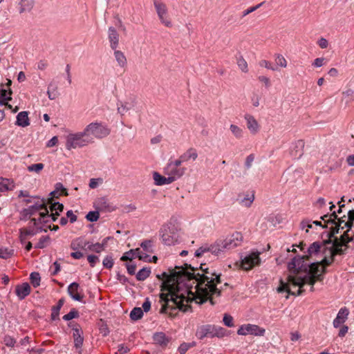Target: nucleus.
Returning <instances> with one entry per match:
<instances>
[{
	"label": "nucleus",
	"mask_w": 354,
	"mask_h": 354,
	"mask_svg": "<svg viewBox=\"0 0 354 354\" xmlns=\"http://www.w3.org/2000/svg\"><path fill=\"white\" fill-rule=\"evenodd\" d=\"M244 118L246 120V126L250 132L253 135L257 134L260 130V125L257 120L250 114H245Z\"/></svg>",
	"instance_id": "18"
},
{
	"label": "nucleus",
	"mask_w": 354,
	"mask_h": 354,
	"mask_svg": "<svg viewBox=\"0 0 354 354\" xmlns=\"http://www.w3.org/2000/svg\"><path fill=\"white\" fill-rule=\"evenodd\" d=\"M259 66L261 67H264L269 70H272V71L275 70V68L272 66L271 62L268 60H266V59L261 60L259 62Z\"/></svg>",
	"instance_id": "55"
},
{
	"label": "nucleus",
	"mask_w": 354,
	"mask_h": 354,
	"mask_svg": "<svg viewBox=\"0 0 354 354\" xmlns=\"http://www.w3.org/2000/svg\"><path fill=\"white\" fill-rule=\"evenodd\" d=\"M13 255V250L8 248L0 246V258L8 259Z\"/></svg>",
	"instance_id": "42"
},
{
	"label": "nucleus",
	"mask_w": 354,
	"mask_h": 354,
	"mask_svg": "<svg viewBox=\"0 0 354 354\" xmlns=\"http://www.w3.org/2000/svg\"><path fill=\"white\" fill-rule=\"evenodd\" d=\"M185 266V268L177 267L178 270L169 275L166 272L157 275L160 279H165L160 294V313L174 317L176 313L173 311L177 309L187 312L191 308L189 302L192 300L199 304L209 301L212 305H214V298L221 295V289L217 288L221 282V274H217L203 263L200 267L201 273H195L190 266L192 272H189L187 265Z\"/></svg>",
	"instance_id": "1"
},
{
	"label": "nucleus",
	"mask_w": 354,
	"mask_h": 354,
	"mask_svg": "<svg viewBox=\"0 0 354 354\" xmlns=\"http://www.w3.org/2000/svg\"><path fill=\"white\" fill-rule=\"evenodd\" d=\"M331 243L332 245L328 247L327 254L328 257H324V259H322V263L325 266H330L334 261V257L337 254H342L344 250L346 249L345 245L341 243V241H338L337 237L331 238Z\"/></svg>",
	"instance_id": "6"
},
{
	"label": "nucleus",
	"mask_w": 354,
	"mask_h": 354,
	"mask_svg": "<svg viewBox=\"0 0 354 354\" xmlns=\"http://www.w3.org/2000/svg\"><path fill=\"white\" fill-rule=\"evenodd\" d=\"M143 316V311L141 308H134L131 313H130V317L132 320L136 321L140 319H141Z\"/></svg>",
	"instance_id": "39"
},
{
	"label": "nucleus",
	"mask_w": 354,
	"mask_h": 354,
	"mask_svg": "<svg viewBox=\"0 0 354 354\" xmlns=\"http://www.w3.org/2000/svg\"><path fill=\"white\" fill-rule=\"evenodd\" d=\"M103 265L106 268H111L113 266V259L109 257H105L103 260Z\"/></svg>",
	"instance_id": "60"
},
{
	"label": "nucleus",
	"mask_w": 354,
	"mask_h": 354,
	"mask_svg": "<svg viewBox=\"0 0 354 354\" xmlns=\"http://www.w3.org/2000/svg\"><path fill=\"white\" fill-rule=\"evenodd\" d=\"M331 244V239L330 236H328V239L327 241H324L322 242L316 241L313 243L308 248V255L304 256L302 258H299L301 261H304V259H308L312 257H320L324 258V257H328L327 251L328 245Z\"/></svg>",
	"instance_id": "5"
},
{
	"label": "nucleus",
	"mask_w": 354,
	"mask_h": 354,
	"mask_svg": "<svg viewBox=\"0 0 354 354\" xmlns=\"http://www.w3.org/2000/svg\"><path fill=\"white\" fill-rule=\"evenodd\" d=\"M288 270L291 274L288 277L287 282L280 281V286L277 288L279 292L283 291L292 295H301L304 292L303 286L305 284L314 286L317 281H322V275L310 276L302 273L303 261L300 259L294 258L288 263Z\"/></svg>",
	"instance_id": "2"
},
{
	"label": "nucleus",
	"mask_w": 354,
	"mask_h": 354,
	"mask_svg": "<svg viewBox=\"0 0 354 354\" xmlns=\"http://www.w3.org/2000/svg\"><path fill=\"white\" fill-rule=\"evenodd\" d=\"M129 351V348L124 344H120L116 354H126Z\"/></svg>",
	"instance_id": "63"
},
{
	"label": "nucleus",
	"mask_w": 354,
	"mask_h": 354,
	"mask_svg": "<svg viewBox=\"0 0 354 354\" xmlns=\"http://www.w3.org/2000/svg\"><path fill=\"white\" fill-rule=\"evenodd\" d=\"M185 171V168H174L171 167L169 168V163L167 165V167L165 168V174H167L171 178H174V180H176L177 178L181 177Z\"/></svg>",
	"instance_id": "24"
},
{
	"label": "nucleus",
	"mask_w": 354,
	"mask_h": 354,
	"mask_svg": "<svg viewBox=\"0 0 354 354\" xmlns=\"http://www.w3.org/2000/svg\"><path fill=\"white\" fill-rule=\"evenodd\" d=\"M198 158V153L196 149L189 148L184 153L181 155V160L187 162L190 160H195Z\"/></svg>",
	"instance_id": "33"
},
{
	"label": "nucleus",
	"mask_w": 354,
	"mask_h": 354,
	"mask_svg": "<svg viewBox=\"0 0 354 354\" xmlns=\"http://www.w3.org/2000/svg\"><path fill=\"white\" fill-rule=\"evenodd\" d=\"M238 200L241 205L244 207H249L254 200V193L252 192L251 193L246 194L243 197H242L241 195H239Z\"/></svg>",
	"instance_id": "29"
},
{
	"label": "nucleus",
	"mask_w": 354,
	"mask_h": 354,
	"mask_svg": "<svg viewBox=\"0 0 354 354\" xmlns=\"http://www.w3.org/2000/svg\"><path fill=\"white\" fill-rule=\"evenodd\" d=\"M79 313L75 309H72L68 314L63 317V319L66 321H69L73 318L78 317Z\"/></svg>",
	"instance_id": "50"
},
{
	"label": "nucleus",
	"mask_w": 354,
	"mask_h": 354,
	"mask_svg": "<svg viewBox=\"0 0 354 354\" xmlns=\"http://www.w3.org/2000/svg\"><path fill=\"white\" fill-rule=\"evenodd\" d=\"M15 292L20 299H24L30 292V286L28 283H24L16 286Z\"/></svg>",
	"instance_id": "22"
},
{
	"label": "nucleus",
	"mask_w": 354,
	"mask_h": 354,
	"mask_svg": "<svg viewBox=\"0 0 354 354\" xmlns=\"http://www.w3.org/2000/svg\"><path fill=\"white\" fill-rule=\"evenodd\" d=\"M141 248L145 252L152 253L153 250V242L151 240H145L140 244Z\"/></svg>",
	"instance_id": "44"
},
{
	"label": "nucleus",
	"mask_w": 354,
	"mask_h": 354,
	"mask_svg": "<svg viewBox=\"0 0 354 354\" xmlns=\"http://www.w3.org/2000/svg\"><path fill=\"white\" fill-rule=\"evenodd\" d=\"M162 239L164 243L166 245H170L174 243L173 237H171L167 234H163L162 235Z\"/></svg>",
	"instance_id": "56"
},
{
	"label": "nucleus",
	"mask_w": 354,
	"mask_h": 354,
	"mask_svg": "<svg viewBox=\"0 0 354 354\" xmlns=\"http://www.w3.org/2000/svg\"><path fill=\"white\" fill-rule=\"evenodd\" d=\"M48 203L50 204V212H58L59 213L62 212L64 209V205L59 203H53L52 198H49L48 199Z\"/></svg>",
	"instance_id": "37"
},
{
	"label": "nucleus",
	"mask_w": 354,
	"mask_h": 354,
	"mask_svg": "<svg viewBox=\"0 0 354 354\" xmlns=\"http://www.w3.org/2000/svg\"><path fill=\"white\" fill-rule=\"evenodd\" d=\"M68 293L73 300L82 301L84 297L82 290L80 289L77 283L73 282L68 287Z\"/></svg>",
	"instance_id": "17"
},
{
	"label": "nucleus",
	"mask_w": 354,
	"mask_h": 354,
	"mask_svg": "<svg viewBox=\"0 0 354 354\" xmlns=\"http://www.w3.org/2000/svg\"><path fill=\"white\" fill-rule=\"evenodd\" d=\"M260 261L259 253L252 252L241 260V267L245 270H250L254 266L259 265Z\"/></svg>",
	"instance_id": "14"
},
{
	"label": "nucleus",
	"mask_w": 354,
	"mask_h": 354,
	"mask_svg": "<svg viewBox=\"0 0 354 354\" xmlns=\"http://www.w3.org/2000/svg\"><path fill=\"white\" fill-rule=\"evenodd\" d=\"M135 257L133 254V250H129V252L124 254V255L121 257V261H125L128 260H132Z\"/></svg>",
	"instance_id": "57"
},
{
	"label": "nucleus",
	"mask_w": 354,
	"mask_h": 354,
	"mask_svg": "<svg viewBox=\"0 0 354 354\" xmlns=\"http://www.w3.org/2000/svg\"><path fill=\"white\" fill-rule=\"evenodd\" d=\"M226 250L224 242L223 239H217L214 243L212 244H204L201 247H200L195 252V256L196 257H200L203 256L205 253L210 252L215 256H218L219 254L223 253Z\"/></svg>",
	"instance_id": "8"
},
{
	"label": "nucleus",
	"mask_w": 354,
	"mask_h": 354,
	"mask_svg": "<svg viewBox=\"0 0 354 354\" xmlns=\"http://www.w3.org/2000/svg\"><path fill=\"white\" fill-rule=\"evenodd\" d=\"M109 239V237H106L103 239L102 243H92L88 241V245H86L87 251L95 252L97 253H100L104 250L105 246L107 244V241Z\"/></svg>",
	"instance_id": "23"
},
{
	"label": "nucleus",
	"mask_w": 354,
	"mask_h": 354,
	"mask_svg": "<svg viewBox=\"0 0 354 354\" xmlns=\"http://www.w3.org/2000/svg\"><path fill=\"white\" fill-rule=\"evenodd\" d=\"M14 187L15 183L12 180L8 178H0V192L12 190Z\"/></svg>",
	"instance_id": "31"
},
{
	"label": "nucleus",
	"mask_w": 354,
	"mask_h": 354,
	"mask_svg": "<svg viewBox=\"0 0 354 354\" xmlns=\"http://www.w3.org/2000/svg\"><path fill=\"white\" fill-rule=\"evenodd\" d=\"M34 0H21L20 5H21V10L20 12H22L25 11L27 9H29Z\"/></svg>",
	"instance_id": "51"
},
{
	"label": "nucleus",
	"mask_w": 354,
	"mask_h": 354,
	"mask_svg": "<svg viewBox=\"0 0 354 354\" xmlns=\"http://www.w3.org/2000/svg\"><path fill=\"white\" fill-rule=\"evenodd\" d=\"M354 221V209L350 210L348 212L347 221L343 227L351 228L353 222Z\"/></svg>",
	"instance_id": "47"
},
{
	"label": "nucleus",
	"mask_w": 354,
	"mask_h": 354,
	"mask_svg": "<svg viewBox=\"0 0 354 354\" xmlns=\"http://www.w3.org/2000/svg\"><path fill=\"white\" fill-rule=\"evenodd\" d=\"M49 238L48 236H42L39 239L38 243L36 244V248H44L46 247V243H48Z\"/></svg>",
	"instance_id": "53"
},
{
	"label": "nucleus",
	"mask_w": 354,
	"mask_h": 354,
	"mask_svg": "<svg viewBox=\"0 0 354 354\" xmlns=\"http://www.w3.org/2000/svg\"><path fill=\"white\" fill-rule=\"evenodd\" d=\"M19 239L21 242L24 243L28 236H33L35 234V232L33 230H30L27 228H21L19 230Z\"/></svg>",
	"instance_id": "36"
},
{
	"label": "nucleus",
	"mask_w": 354,
	"mask_h": 354,
	"mask_svg": "<svg viewBox=\"0 0 354 354\" xmlns=\"http://www.w3.org/2000/svg\"><path fill=\"white\" fill-rule=\"evenodd\" d=\"M93 142L92 138H87L84 131L77 133L69 134L66 138V147L67 149H75L84 147L88 143Z\"/></svg>",
	"instance_id": "9"
},
{
	"label": "nucleus",
	"mask_w": 354,
	"mask_h": 354,
	"mask_svg": "<svg viewBox=\"0 0 354 354\" xmlns=\"http://www.w3.org/2000/svg\"><path fill=\"white\" fill-rule=\"evenodd\" d=\"M237 65L242 72H248V65L246 60L243 57H241L237 59Z\"/></svg>",
	"instance_id": "45"
},
{
	"label": "nucleus",
	"mask_w": 354,
	"mask_h": 354,
	"mask_svg": "<svg viewBox=\"0 0 354 354\" xmlns=\"http://www.w3.org/2000/svg\"><path fill=\"white\" fill-rule=\"evenodd\" d=\"M154 342L161 346H165L169 342L170 339L162 332L156 333L153 336Z\"/></svg>",
	"instance_id": "28"
},
{
	"label": "nucleus",
	"mask_w": 354,
	"mask_h": 354,
	"mask_svg": "<svg viewBox=\"0 0 354 354\" xmlns=\"http://www.w3.org/2000/svg\"><path fill=\"white\" fill-rule=\"evenodd\" d=\"M15 124L21 127L29 126L30 120L28 118V112L25 111L19 112L17 115Z\"/></svg>",
	"instance_id": "25"
},
{
	"label": "nucleus",
	"mask_w": 354,
	"mask_h": 354,
	"mask_svg": "<svg viewBox=\"0 0 354 354\" xmlns=\"http://www.w3.org/2000/svg\"><path fill=\"white\" fill-rule=\"evenodd\" d=\"M274 60L276 64L281 68H286L288 65L287 60L286 58L281 54H276L274 55Z\"/></svg>",
	"instance_id": "43"
},
{
	"label": "nucleus",
	"mask_w": 354,
	"mask_h": 354,
	"mask_svg": "<svg viewBox=\"0 0 354 354\" xmlns=\"http://www.w3.org/2000/svg\"><path fill=\"white\" fill-rule=\"evenodd\" d=\"M73 330L75 346L76 348L81 349L84 342L83 331L77 324L73 326Z\"/></svg>",
	"instance_id": "19"
},
{
	"label": "nucleus",
	"mask_w": 354,
	"mask_h": 354,
	"mask_svg": "<svg viewBox=\"0 0 354 354\" xmlns=\"http://www.w3.org/2000/svg\"><path fill=\"white\" fill-rule=\"evenodd\" d=\"M223 323L228 327H232L234 326L233 317L227 314H225L223 317Z\"/></svg>",
	"instance_id": "54"
},
{
	"label": "nucleus",
	"mask_w": 354,
	"mask_h": 354,
	"mask_svg": "<svg viewBox=\"0 0 354 354\" xmlns=\"http://www.w3.org/2000/svg\"><path fill=\"white\" fill-rule=\"evenodd\" d=\"M151 270L149 268H144L137 273L136 279L138 281H144L149 276Z\"/></svg>",
	"instance_id": "40"
},
{
	"label": "nucleus",
	"mask_w": 354,
	"mask_h": 354,
	"mask_svg": "<svg viewBox=\"0 0 354 354\" xmlns=\"http://www.w3.org/2000/svg\"><path fill=\"white\" fill-rule=\"evenodd\" d=\"M59 216V212H51V214H49L48 209H45V211L40 212L39 217L37 218H32L31 221L33 222L35 225H37L39 223H48L50 221H55Z\"/></svg>",
	"instance_id": "16"
},
{
	"label": "nucleus",
	"mask_w": 354,
	"mask_h": 354,
	"mask_svg": "<svg viewBox=\"0 0 354 354\" xmlns=\"http://www.w3.org/2000/svg\"><path fill=\"white\" fill-rule=\"evenodd\" d=\"M3 343L7 346L13 347V346H15V345L16 344V340H15V339H14L12 337L10 336V335H6L3 337Z\"/></svg>",
	"instance_id": "52"
},
{
	"label": "nucleus",
	"mask_w": 354,
	"mask_h": 354,
	"mask_svg": "<svg viewBox=\"0 0 354 354\" xmlns=\"http://www.w3.org/2000/svg\"><path fill=\"white\" fill-rule=\"evenodd\" d=\"M153 6L160 23L167 28L173 26L169 8L164 0H153Z\"/></svg>",
	"instance_id": "4"
},
{
	"label": "nucleus",
	"mask_w": 354,
	"mask_h": 354,
	"mask_svg": "<svg viewBox=\"0 0 354 354\" xmlns=\"http://www.w3.org/2000/svg\"><path fill=\"white\" fill-rule=\"evenodd\" d=\"M351 228H347L346 231L344 232L342 235H341L340 238L338 239V241H341V243L345 245V247L347 248L346 244L353 240V236H354V234L350 236L349 231Z\"/></svg>",
	"instance_id": "35"
},
{
	"label": "nucleus",
	"mask_w": 354,
	"mask_h": 354,
	"mask_svg": "<svg viewBox=\"0 0 354 354\" xmlns=\"http://www.w3.org/2000/svg\"><path fill=\"white\" fill-rule=\"evenodd\" d=\"M189 348L190 346L189 344L183 343L180 344V346L178 347V351L180 354H185Z\"/></svg>",
	"instance_id": "64"
},
{
	"label": "nucleus",
	"mask_w": 354,
	"mask_h": 354,
	"mask_svg": "<svg viewBox=\"0 0 354 354\" xmlns=\"http://www.w3.org/2000/svg\"><path fill=\"white\" fill-rule=\"evenodd\" d=\"M254 160V154H250L249 156H247V158L245 159V165L248 169L251 167Z\"/></svg>",
	"instance_id": "62"
},
{
	"label": "nucleus",
	"mask_w": 354,
	"mask_h": 354,
	"mask_svg": "<svg viewBox=\"0 0 354 354\" xmlns=\"http://www.w3.org/2000/svg\"><path fill=\"white\" fill-rule=\"evenodd\" d=\"M109 39L111 48L113 50H115L119 44V35L116 30L113 27H110L109 28Z\"/></svg>",
	"instance_id": "27"
},
{
	"label": "nucleus",
	"mask_w": 354,
	"mask_h": 354,
	"mask_svg": "<svg viewBox=\"0 0 354 354\" xmlns=\"http://www.w3.org/2000/svg\"><path fill=\"white\" fill-rule=\"evenodd\" d=\"M153 180L157 185H167L174 181V178H171L170 176L165 177L157 172L153 174Z\"/></svg>",
	"instance_id": "30"
},
{
	"label": "nucleus",
	"mask_w": 354,
	"mask_h": 354,
	"mask_svg": "<svg viewBox=\"0 0 354 354\" xmlns=\"http://www.w3.org/2000/svg\"><path fill=\"white\" fill-rule=\"evenodd\" d=\"M87 260L91 267H94L96 263L99 261L98 257L95 255H88Z\"/></svg>",
	"instance_id": "61"
},
{
	"label": "nucleus",
	"mask_w": 354,
	"mask_h": 354,
	"mask_svg": "<svg viewBox=\"0 0 354 354\" xmlns=\"http://www.w3.org/2000/svg\"><path fill=\"white\" fill-rule=\"evenodd\" d=\"M288 270L291 274L288 277L287 282L280 281V286L277 288L279 292L283 291L292 295H301L304 292L303 286L305 284L314 286L317 281H322V275L310 276L302 273L303 261L300 259L294 258L288 263Z\"/></svg>",
	"instance_id": "3"
},
{
	"label": "nucleus",
	"mask_w": 354,
	"mask_h": 354,
	"mask_svg": "<svg viewBox=\"0 0 354 354\" xmlns=\"http://www.w3.org/2000/svg\"><path fill=\"white\" fill-rule=\"evenodd\" d=\"M45 209H47L46 203L44 200L41 199L36 202L33 205L30 206L26 209V213L30 216H33L37 212L39 214L40 212L45 211Z\"/></svg>",
	"instance_id": "20"
},
{
	"label": "nucleus",
	"mask_w": 354,
	"mask_h": 354,
	"mask_svg": "<svg viewBox=\"0 0 354 354\" xmlns=\"http://www.w3.org/2000/svg\"><path fill=\"white\" fill-rule=\"evenodd\" d=\"M99 217L100 214L97 211L89 212L86 216V218L91 222L97 221Z\"/></svg>",
	"instance_id": "49"
},
{
	"label": "nucleus",
	"mask_w": 354,
	"mask_h": 354,
	"mask_svg": "<svg viewBox=\"0 0 354 354\" xmlns=\"http://www.w3.org/2000/svg\"><path fill=\"white\" fill-rule=\"evenodd\" d=\"M114 57L118 66L124 68L127 65V60L124 54L118 50H114Z\"/></svg>",
	"instance_id": "32"
},
{
	"label": "nucleus",
	"mask_w": 354,
	"mask_h": 354,
	"mask_svg": "<svg viewBox=\"0 0 354 354\" xmlns=\"http://www.w3.org/2000/svg\"><path fill=\"white\" fill-rule=\"evenodd\" d=\"M63 305H64V299H61L59 300L57 305L53 308L51 317L53 320L58 319L59 310Z\"/></svg>",
	"instance_id": "38"
},
{
	"label": "nucleus",
	"mask_w": 354,
	"mask_h": 354,
	"mask_svg": "<svg viewBox=\"0 0 354 354\" xmlns=\"http://www.w3.org/2000/svg\"><path fill=\"white\" fill-rule=\"evenodd\" d=\"M88 245V241H86L83 238H77L72 241L70 248L73 250L80 251V250L87 251L86 245Z\"/></svg>",
	"instance_id": "26"
},
{
	"label": "nucleus",
	"mask_w": 354,
	"mask_h": 354,
	"mask_svg": "<svg viewBox=\"0 0 354 354\" xmlns=\"http://www.w3.org/2000/svg\"><path fill=\"white\" fill-rule=\"evenodd\" d=\"M30 279L31 283L35 288L38 287L39 286L41 277L38 272H32L30 274Z\"/></svg>",
	"instance_id": "46"
},
{
	"label": "nucleus",
	"mask_w": 354,
	"mask_h": 354,
	"mask_svg": "<svg viewBox=\"0 0 354 354\" xmlns=\"http://www.w3.org/2000/svg\"><path fill=\"white\" fill-rule=\"evenodd\" d=\"M218 335L219 333H218L216 328L212 325L201 326L197 328L196 332V336L199 339H203L205 337H213Z\"/></svg>",
	"instance_id": "15"
},
{
	"label": "nucleus",
	"mask_w": 354,
	"mask_h": 354,
	"mask_svg": "<svg viewBox=\"0 0 354 354\" xmlns=\"http://www.w3.org/2000/svg\"><path fill=\"white\" fill-rule=\"evenodd\" d=\"M226 250L234 249L242 243L243 236L241 232H235L223 239Z\"/></svg>",
	"instance_id": "13"
},
{
	"label": "nucleus",
	"mask_w": 354,
	"mask_h": 354,
	"mask_svg": "<svg viewBox=\"0 0 354 354\" xmlns=\"http://www.w3.org/2000/svg\"><path fill=\"white\" fill-rule=\"evenodd\" d=\"M263 2H261V3H260L259 4L255 6L250 7V8L244 10L243 12V16L245 17V16L249 15L250 13L255 11L259 8H260L263 5Z\"/></svg>",
	"instance_id": "59"
},
{
	"label": "nucleus",
	"mask_w": 354,
	"mask_h": 354,
	"mask_svg": "<svg viewBox=\"0 0 354 354\" xmlns=\"http://www.w3.org/2000/svg\"><path fill=\"white\" fill-rule=\"evenodd\" d=\"M84 134L87 138H103L110 133V130L104 124L99 122H92L84 129Z\"/></svg>",
	"instance_id": "7"
},
{
	"label": "nucleus",
	"mask_w": 354,
	"mask_h": 354,
	"mask_svg": "<svg viewBox=\"0 0 354 354\" xmlns=\"http://www.w3.org/2000/svg\"><path fill=\"white\" fill-rule=\"evenodd\" d=\"M135 104V100H131V102H125L124 104H122L120 106L118 107V111L121 114L124 115L127 111L131 109Z\"/></svg>",
	"instance_id": "41"
},
{
	"label": "nucleus",
	"mask_w": 354,
	"mask_h": 354,
	"mask_svg": "<svg viewBox=\"0 0 354 354\" xmlns=\"http://www.w3.org/2000/svg\"><path fill=\"white\" fill-rule=\"evenodd\" d=\"M348 314L349 311L346 308H342L333 320V326L335 328L340 327L347 320Z\"/></svg>",
	"instance_id": "21"
},
{
	"label": "nucleus",
	"mask_w": 354,
	"mask_h": 354,
	"mask_svg": "<svg viewBox=\"0 0 354 354\" xmlns=\"http://www.w3.org/2000/svg\"><path fill=\"white\" fill-rule=\"evenodd\" d=\"M44 164L37 163L28 167V170L30 172L39 173L44 169Z\"/></svg>",
	"instance_id": "48"
},
{
	"label": "nucleus",
	"mask_w": 354,
	"mask_h": 354,
	"mask_svg": "<svg viewBox=\"0 0 354 354\" xmlns=\"http://www.w3.org/2000/svg\"><path fill=\"white\" fill-rule=\"evenodd\" d=\"M258 80L259 82L264 84V85L266 88H269L270 86V84H271L270 80L268 77L264 76V75H261V76L258 77Z\"/></svg>",
	"instance_id": "58"
},
{
	"label": "nucleus",
	"mask_w": 354,
	"mask_h": 354,
	"mask_svg": "<svg viewBox=\"0 0 354 354\" xmlns=\"http://www.w3.org/2000/svg\"><path fill=\"white\" fill-rule=\"evenodd\" d=\"M265 329L260 328L254 324H243L237 330L239 335H253L256 336H263L265 334Z\"/></svg>",
	"instance_id": "12"
},
{
	"label": "nucleus",
	"mask_w": 354,
	"mask_h": 354,
	"mask_svg": "<svg viewBox=\"0 0 354 354\" xmlns=\"http://www.w3.org/2000/svg\"><path fill=\"white\" fill-rule=\"evenodd\" d=\"M230 129L234 136L237 139H241L243 137V129L236 124H231Z\"/></svg>",
	"instance_id": "34"
},
{
	"label": "nucleus",
	"mask_w": 354,
	"mask_h": 354,
	"mask_svg": "<svg viewBox=\"0 0 354 354\" xmlns=\"http://www.w3.org/2000/svg\"><path fill=\"white\" fill-rule=\"evenodd\" d=\"M320 261L312 263L310 265L304 264L302 268V273L310 276H319L322 275L326 272L325 267Z\"/></svg>",
	"instance_id": "11"
},
{
	"label": "nucleus",
	"mask_w": 354,
	"mask_h": 354,
	"mask_svg": "<svg viewBox=\"0 0 354 354\" xmlns=\"http://www.w3.org/2000/svg\"><path fill=\"white\" fill-rule=\"evenodd\" d=\"M321 218L327 223H333L335 225L333 227L331 232L329 233L330 238L334 237L335 234L339 232L340 229L343 230L345 227H343L345 223H346L347 217L344 215L342 217L337 218V216L335 212H333L330 215H324L321 217Z\"/></svg>",
	"instance_id": "10"
}]
</instances>
